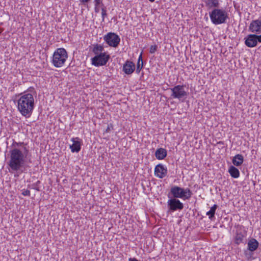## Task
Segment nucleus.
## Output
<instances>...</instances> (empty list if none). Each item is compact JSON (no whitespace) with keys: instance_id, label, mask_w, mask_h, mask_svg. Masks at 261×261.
Instances as JSON below:
<instances>
[{"instance_id":"3","label":"nucleus","mask_w":261,"mask_h":261,"mask_svg":"<svg viewBox=\"0 0 261 261\" xmlns=\"http://www.w3.org/2000/svg\"><path fill=\"white\" fill-rule=\"evenodd\" d=\"M211 22L215 25L225 23L229 19V14L227 11L223 8H216L209 12Z\"/></svg>"},{"instance_id":"18","label":"nucleus","mask_w":261,"mask_h":261,"mask_svg":"<svg viewBox=\"0 0 261 261\" xmlns=\"http://www.w3.org/2000/svg\"><path fill=\"white\" fill-rule=\"evenodd\" d=\"M258 246V241L256 239L252 238L248 242L247 248L250 251L253 252L257 249Z\"/></svg>"},{"instance_id":"23","label":"nucleus","mask_w":261,"mask_h":261,"mask_svg":"<svg viewBox=\"0 0 261 261\" xmlns=\"http://www.w3.org/2000/svg\"><path fill=\"white\" fill-rule=\"evenodd\" d=\"M143 67V62L142 59V53L140 55L139 58L138 59V62L137 64V69H136V73H139L141 70L142 69Z\"/></svg>"},{"instance_id":"11","label":"nucleus","mask_w":261,"mask_h":261,"mask_svg":"<svg viewBox=\"0 0 261 261\" xmlns=\"http://www.w3.org/2000/svg\"><path fill=\"white\" fill-rule=\"evenodd\" d=\"M248 30L253 34L261 35V20H252L249 26Z\"/></svg>"},{"instance_id":"4","label":"nucleus","mask_w":261,"mask_h":261,"mask_svg":"<svg viewBox=\"0 0 261 261\" xmlns=\"http://www.w3.org/2000/svg\"><path fill=\"white\" fill-rule=\"evenodd\" d=\"M193 195L192 191L188 188H184L177 186H172L168 193V198L173 197L179 199L180 198L184 200H189Z\"/></svg>"},{"instance_id":"5","label":"nucleus","mask_w":261,"mask_h":261,"mask_svg":"<svg viewBox=\"0 0 261 261\" xmlns=\"http://www.w3.org/2000/svg\"><path fill=\"white\" fill-rule=\"evenodd\" d=\"M68 58V54L64 48H58L55 50L51 58V64L57 68L63 67Z\"/></svg>"},{"instance_id":"19","label":"nucleus","mask_w":261,"mask_h":261,"mask_svg":"<svg viewBox=\"0 0 261 261\" xmlns=\"http://www.w3.org/2000/svg\"><path fill=\"white\" fill-rule=\"evenodd\" d=\"M155 156L158 160H163L167 156V150L163 148H158L155 151Z\"/></svg>"},{"instance_id":"14","label":"nucleus","mask_w":261,"mask_h":261,"mask_svg":"<svg viewBox=\"0 0 261 261\" xmlns=\"http://www.w3.org/2000/svg\"><path fill=\"white\" fill-rule=\"evenodd\" d=\"M135 70V64L132 61L127 60L123 65L122 70L126 74H132Z\"/></svg>"},{"instance_id":"1","label":"nucleus","mask_w":261,"mask_h":261,"mask_svg":"<svg viewBox=\"0 0 261 261\" xmlns=\"http://www.w3.org/2000/svg\"><path fill=\"white\" fill-rule=\"evenodd\" d=\"M12 149L10 150V159L7 162L8 170L11 173L20 174L25 170L26 158L29 150L23 142L14 141Z\"/></svg>"},{"instance_id":"17","label":"nucleus","mask_w":261,"mask_h":261,"mask_svg":"<svg viewBox=\"0 0 261 261\" xmlns=\"http://www.w3.org/2000/svg\"><path fill=\"white\" fill-rule=\"evenodd\" d=\"M90 49L95 56L106 52L103 45L101 44L96 43L92 44Z\"/></svg>"},{"instance_id":"2","label":"nucleus","mask_w":261,"mask_h":261,"mask_svg":"<svg viewBox=\"0 0 261 261\" xmlns=\"http://www.w3.org/2000/svg\"><path fill=\"white\" fill-rule=\"evenodd\" d=\"M36 94L35 89L29 87L18 96L17 107L22 116L29 118L32 114L35 108L34 95Z\"/></svg>"},{"instance_id":"15","label":"nucleus","mask_w":261,"mask_h":261,"mask_svg":"<svg viewBox=\"0 0 261 261\" xmlns=\"http://www.w3.org/2000/svg\"><path fill=\"white\" fill-rule=\"evenodd\" d=\"M205 6L207 10L212 11L215 9L219 8L220 0H204Z\"/></svg>"},{"instance_id":"26","label":"nucleus","mask_w":261,"mask_h":261,"mask_svg":"<svg viewBox=\"0 0 261 261\" xmlns=\"http://www.w3.org/2000/svg\"><path fill=\"white\" fill-rule=\"evenodd\" d=\"M40 184V181L39 180H38L35 183H34L32 185V189H33L34 190H37L38 191H40V188H39V186Z\"/></svg>"},{"instance_id":"20","label":"nucleus","mask_w":261,"mask_h":261,"mask_svg":"<svg viewBox=\"0 0 261 261\" xmlns=\"http://www.w3.org/2000/svg\"><path fill=\"white\" fill-rule=\"evenodd\" d=\"M244 162V157L242 154H237L232 159V164L236 166H241Z\"/></svg>"},{"instance_id":"33","label":"nucleus","mask_w":261,"mask_h":261,"mask_svg":"<svg viewBox=\"0 0 261 261\" xmlns=\"http://www.w3.org/2000/svg\"><path fill=\"white\" fill-rule=\"evenodd\" d=\"M14 176H15V177H17V176H18V174H17V175L15 174Z\"/></svg>"},{"instance_id":"27","label":"nucleus","mask_w":261,"mask_h":261,"mask_svg":"<svg viewBox=\"0 0 261 261\" xmlns=\"http://www.w3.org/2000/svg\"><path fill=\"white\" fill-rule=\"evenodd\" d=\"M158 46L156 45H151L149 48V52L151 54L154 53L157 50Z\"/></svg>"},{"instance_id":"29","label":"nucleus","mask_w":261,"mask_h":261,"mask_svg":"<svg viewBox=\"0 0 261 261\" xmlns=\"http://www.w3.org/2000/svg\"><path fill=\"white\" fill-rule=\"evenodd\" d=\"M112 129H113V126L111 124L108 125L107 127V128L106 129L105 132L106 133H108Z\"/></svg>"},{"instance_id":"24","label":"nucleus","mask_w":261,"mask_h":261,"mask_svg":"<svg viewBox=\"0 0 261 261\" xmlns=\"http://www.w3.org/2000/svg\"><path fill=\"white\" fill-rule=\"evenodd\" d=\"M101 17H102V21H105V17L107 16V13L106 7H103L101 8Z\"/></svg>"},{"instance_id":"6","label":"nucleus","mask_w":261,"mask_h":261,"mask_svg":"<svg viewBox=\"0 0 261 261\" xmlns=\"http://www.w3.org/2000/svg\"><path fill=\"white\" fill-rule=\"evenodd\" d=\"M185 87L184 85H178L171 88L172 98L178 99L182 102L184 101L188 95V92L185 89Z\"/></svg>"},{"instance_id":"7","label":"nucleus","mask_w":261,"mask_h":261,"mask_svg":"<svg viewBox=\"0 0 261 261\" xmlns=\"http://www.w3.org/2000/svg\"><path fill=\"white\" fill-rule=\"evenodd\" d=\"M110 59V55L106 51L102 54L95 55L91 58V63L96 67L105 66Z\"/></svg>"},{"instance_id":"9","label":"nucleus","mask_w":261,"mask_h":261,"mask_svg":"<svg viewBox=\"0 0 261 261\" xmlns=\"http://www.w3.org/2000/svg\"><path fill=\"white\" fill-rule=\"evenodd\" d=\"M167 201L168 212H174L184 208V204L178 199L170 197Z\"/></svg>"},{"instance_id":"21","label":"nucleus","mask_w":261,"mask_h":261,"mask_svg":"<svg viewBox=\"0 0 261 261\" xmlns=\"http://www.w3.org/2000/svg\"><path fill=\"white\" fill-rule=\"evenodd\" d=\"M228 172L230 176L234 178H238L240 176L239 170L234 166L231 165L228 169Z\"/></svg>"},{"instance_id":"25","label":"nucleus","mask_w":261,"mask_h":261,"mask_svg":"<svg viewBox=\"0 0 261 261\" xmlns=\"http://www.w3.org/2000/svg\"><path fill=\"white\" fill-rule=\"evenodd\" d=\"M103 0H94V6H99L101 7H105L102 3Z\"/></svg>"},{"instance_id":"8","label":"nucleus","mask_w":261,"mask_h":261,"mask_svg":"<svg viewBox=\"0 0 261 261\" xmlns=\"http://www.w3.org/2000/svg\"><path fill=\"white\" fill-rule=\"evenodd\" d=\"M103 40L110 47H117L120 42V37L116 33L109 32L103 36Z\"/></svg>"},{"instance_id":"16","label":"nucleus","mask_w":261,"mask_h":261,"mask_svg":"<svg viewBox=\"0 0 261 261\" xmlns=\"http://www.w3.org/2000/svg\"><path fill=\"white\" fill-rule=\"evenodd\" d=\"M246 232L242 230H237L234 238V242L237 245L243 243L244 239L246 237Z\"/></svg>"},{"instance_id":"30","label":"nucleus","mask_w":261,"mask_h":261,"mask_svg":"<svg viewBox=\"0 0 261 261\" xmlns=\"http://www.w3.org/2000/svg\"><path fill=\"white\" fill-rule=\"evenodd\" d=\"M81 4H82V5L85 6V5H88V4L89 3V2L91 1V0H79Z\"/></svg>"},{"instance_id":"31","label":"nucleus","mask_w":261,"mask_h":261,"mask_svg":"<svg viewBox=\"0 0 261 261\" xmlns=\"http://www.w3.org/2000/svg\"><path fill=\"white\" fill-rule=\"evenodd\" d=\"M100 8H101L99 6H95L94 7V11L96 13H98L100 11Z\"/></svg>"},{"instance_id":"32","label":"nucleus","mask_w":261,"mask_h":261,"mask_svg":"<svg viewBox=\"0 0 261 261\" xmlns=\"http://www.w3.org/2000/svg\"><path fill=\"white\" fill-rule=\"evenodd\" d=\"M128 261H139L135 257H130L128 258Z\"/></svg>"},{"instance_id":"22","label":"nucleus","mask_w":261,"mask_h":261,"mask_svg":"<svg viewBox=\"0 0 261 261\" xmlns=\"http://www.w3.org/2000/svg\"><path fill=\"white\" fill-rule=\"evenodd\" d=\"M217 207V205L214 204L211 207L210 210L206 212V215L208 216L210 220H212L215 218V214Z\"/></svg>"},{"instance_id":"12","label":"nucleus","mask_w":261,"mask_h":261,"mask_svg":"<svg viewBox=\"0 0 261 261\" xmlns=\"http://www.w3.org/2000/svg\"><path fill=\"white\" fill-rule=\"evenodd\" d=\"M167 168L162 164H159L154 168V175L160 178H163L167 175Z\"/></svg>"},{"instance_id":"10","label":"nucleus","mask_w":261,"mask_h":261,"mask_svg":"<svg viewBox=\"0 0 261 261\" xmlns=\"http://www.w3.org/2000/svg\"><path fill=\"white\" fill-rule=\"evenodd\" d=\"M245 44L248 47L252 48L257 46L258 43H261V35L249 34L245 38Z\"/></svg>"},{"instance_id":"13","label":"nucleus","mask_w":261,"mask_h":261,"mask_svg":"<svg viewBox=\"0 0 261 261\" xmlns=\"http://www.w3.org/2000/svg\"><path fill=\"white\" fill-rule=\"evenodd\" d=\"M72 144L69 146L72 152H79L81 149V146L83 144L82 140L79 137L72 138L71 139Z\"/></svg>"},{"instance_id":"28","label":"nucleus","mask_w":261,"mask_h":261,"mask_svg":"<svg viewBox=\"0 0 261 261\" xmlns=\"http://www.w3.org/2000/svg\"><path fill=\"white\" fill-rule=\"evenodd\" d=\"M22 194L25 196H30V191L28 190L23 189L22 190Z\"/></svg>"}]
</instances>
